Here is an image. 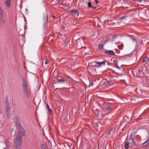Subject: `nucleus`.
<instances>
[{
    "mask_svg": "<svg viewBox=\"0 0 149 149\" xmlns=\"http://www.w3.org/2000/svg\"><path fill=\"white\" fill-rule=\"evenodd\" d=\"M48 63L47 62V61H46L45 62V64H47V63Z\"/></svg>",
    "mask_w": 149,
    "mask_h": 149,
    "instance_id": "72a5a7b5",
    "label": "nucleus"
},
{
    "mask_svg": "<svg viewBox=\"0 0 149 149\" xmlns=\"http://www.w3.org/2000/svg\"><path fill=\"white\" fill-rule=\"evenodd\" d=\"M70 13L75 18H77L79 15V12L77 9H74L70 11Z\"/></svg>",
    "mask_w": 149,
    "mask_h": 149,
    "instance_id": "39448f33",
    "label": "nucleus"
},
{
    "mask_svg": "<svg viewBox=\"0 0 149 149\" xmlns=\"http://www.w3.org/2000/svg\"><path fill=\"white\" fill-rule=\"evenodd\" d=\"M0 21L2 23H5L6 20L3 17V15L0 16Z\"/></svg>",
    "mask_w": 149,
    "mask_h": 149,
    "instance_id": "4468645a",
    "label": "nucleus"
},
{
    "mask_svg": "<svg viewBox=\"0 0 149 149\" xmlns=\"http://www.w3.org/2000/svg\"><path fill=\"white\" fill-rule=\"evenodd\" d=\"M5 3L7 7H9L10 6L11 0H5Z\"/></svg>",
    "mask_w": 149,
    "mask_h": 149,
    "instance_id": "f8f14e48",
    "label": "nucleus"
},
{
    "mask_svg": "<svg viewBox=\"0 0 149 149\" xmlns=\"http://www.w3.org/2000/svg\"><path fill=\"white\" fill-rule=\"evenodd\" d=\"M131 55V54H126V55H125V56H126V57H127V56H129V57H130V55Z\"/></svg>",
    "mask_w": 149,
    "mask_h": 149,
    "instance_id": "c85d7f7f",
    "label": "nucleus"
},
{
    "mask_svg": "<svg viewBox=\"0 0 149 149\" xmlns=\"http://www.w3.org/2000/svg\"><path fill=\"white\" fill-rule=\"evenodd\" d=\"M135 134L133 133L131 134L130 135L129 140L130 141L132 140V142H130V143H132L133 145L135 146L136 145V141L135 140L134 136H135Z\"/></svg>",
    "mask_w": 149,
    "mask_h": 149,
    "instance_id": "423d86ee",
    "label": "nucleus"
},
{
    "mask_svg": "<svg viewBox=\"0 0 149 149\" xmlns=\"http://www.w3.org/2000/svg\"><path fill=\"white\" fill-rule=\"evenodd\" d=\"M57 81L55 82V84H56L57 85H58L59 84H63L65 82V80L63 79H57Z\"/></svg>",
    "mask_w": 149,
    "mask_h": 149,
    "instance_id": "6e6552de",
    "label": "nucleus"
},
{
    "mask_svg": "<svg viewBox=\"0 0 149 149\" xmlns=\"http://www.w3.org/2000/svg\"><path fill=\"white\" fill-rule=\"evenodd\" d=\"M16 125L17 127H18L20 126H22L20 124V123L19 121H17L16 122Z\"/></svg>",
    "mask_w": 149,
    "mask_h": 149,
    "instance_id": "412c9836",
    "label": "nucleus"
},
{
    "mask_svg": "<svg viewBox=\"0 0 149 149\" xmlns=\"http://www.w3.org/2000/svg\"><path fill=\"white\" fill-rule=\"evenodd\" d=\"M14 144L15 149H21L22 143V138L21 135L18 134L15 141Z\"/></svg>",
    "mask_w": 149,
    "mask_h": 149,
    "instance_id": "f03ea898",
    "label": "nucleus"
},
{
    "mask_svg": "<svg viewBox=\"0 0 149 149\" xmlns=\"http://www.w3.org/2000/svg\"><path fill=\"white\" fill-rule=\"evenodd\" d=\"M92 8H93L94 9H96V7H92Z\"/></svg>",
    "mask_w": 149,
    "mask_h": 149,
    "instance_id": "473e14b6",
    "label": "nucleus"
},
{
    "mask_svg": "<svg viewBox=\"0 0 149 149\" xmlns=\"http://www.w3.org/2000/svg\"><path fill=\"white\" fill-rule=\"evenodd\" d=\"M128 17V16H127V15H124L122 17H120V19L121 21L123 20L126 19Z\"/></svg>",
    "mask_w": 149,
    "mask_h": 149,
    "instance_id": "dca6fc26",
    "label": "nucleus"
},
{
    "mask_svg": "<svg viewBox=\"0 0 149 149\" xmlns=\"http://www.w3.org/2000/svg\"><path fill=\"white\" fill-rule=\"evenodd\" d=\"M136 2H138L139 3L141 2L142 0H134Z\"/></svg>",
    "mask_w": 149,
    "mask_h": 149,
    "instance_id": "bb28decb",
    "label": "nucleus"
},
{
    "mask_svg": "<svg viewBox=\"0 0 149 149\" xmlns=\"http://www.w3.org/2000/svg\"><path fill=\"white\" fill-rule=\"evenodd\" d=\"M103 46H104V45H103L102 44H100L98 46V47L99 49H101L102 48Z\"/></svg>",
    "mask_w": 149,
    "mask_h": 149,
    "instance_id": "5701e85b",
    "label": "nucleus"
},
{
    "mask_svg": "<svg viewBox=\"0 0 149 149\" xmlns=\"http://www.w3.org/2000/svg\"><path fill=\"white\" fill-rule=\"evenodd\" d=\"M53 17L54 18H55V17L54 16H53Z\"/></svg>",
    "mask_w": 149,
    "mask_h": 149,
    "instance_id": "f704fd0d",
    "label": "nucleus"
},
{
    "mask_svg": "<svg viewBox=\"0 0 149 149\" xmlns=\"http://www.w3.org/2000/svg\"><path fill=\"white\" fill-rule=\"evenodd\" d=\"M149 60V58L148 57H146L142 61V62L144 63L146 62L147 61Z\"/></svg>",
    "mask_w": 149,
    "mask_h": 149,
    "instance_id": "a211bd4d",
    "label": "nucleus"
},
{
    "mask_svg": "<svg viewBox=\"0 0 149 149\" xmlns=\"http://www.w3.org/2000/svg\"><path fill=\"white\" fill-rule=\"evenodd\" d=\"M88 7L90 8L93 7V6L91 5V1H89L88 2Z\"/></svg>",
    "mask_w": 149,
    "mask_h": 149,
    "instance_id": "4be33fe9",
    "label": "nucleus"
},
{
    "mask_svg": "<svg viewBox=\"0 0 149 149\" xmlns=\"http://www.w3.org/2000/svg\"><path fill=\"white\" fill-rule=\"evenodd\" d=\"M18 128L19 132L21 133L23 136H24L25 134V132L23 127L22 126H21L18 127Z\"/></svg>",
    "mask_w": 149,
    "mask_h": 149,
    "instance_id": "1a4fd4ad",
    "label": "nucleus"
},
{
    "mask_svg": "<svg viewBox=\"0 0 149 149\" xmlns=\"http://www.w3.org/2000/svg\"><path fill=\"white\" fill-rule=\"evenodd\" d=\"M48 17L47 15H45L43 16V19L44 23H47L48 22Z\"/></svg>",
    "mask_w": 149,
    "mask_h": 149,
    "instance_id": "9b49d317",
    "label": "nucleus"
},
{
    "mask_svg": "<svg viewBox=\"0 0 149 149\" xmlns=\"http://www.w3.org/2000/svg\"><path fill=\"white\" fill-rule=\"evenodd\" d=\"M106 63L108 64V62L106 61H104L102 62L96 61L95 62V63L98 65L99 66L98 67H101L105 65H106Z\"/></svg>",
    "mask_w": 149,
    "mask_h": 149,
    "instance_id": "0eeeda50",
    "label": "nucleus"
},
{
    "mask_svg": "<svg viewBox=\"0 0 149 149\" xmlns=\"http://www.w3.org/2000/svg\"><path fill=\"white\" fill-rule=\"evenodd\" d=\"M111 107H111L109 105H107L105 107V109L107 111H110L112 110V108Z\"/></svg>",
    "mask_w": 149,
    "mask_h": 149,
    "instance_id": "ddd939ff",
    "label": "nucleus"
},
{
    "mask_svg": "<svg viewBox=\"0 0 149 149\" xmlns=\"http://www.w3.org/2000/svg\"><path fill=\"white\" fill-rule=\"evenodd\" d=\"M97 103L99 105H102V104H103V102L102 101H101L100 102H99V101H98Z\"/></svg>",
    "mask_w": 149,
    "mask_h": 149,
    "instance_id": "b1692460",
    "label": "nucleus"
},
{
    "mask_svg": "<svg viewBox=\"0 0 149 149\" xmlns=\"http://www.w3.org/2000/svg\"><path fill=\"white\" fill-rule=\"evenodd\" d=\"M3 149H6V148H4Z\"/></svg>",
    "mask_w": 149,
    "mask_h": 149,
    "instance_id": "e433bc0d",
    "label": "nucleus"
},
{
    "mask_svg": "<svg viewBox=\"0 0 149 149\" xmlns=\"http://www.w3.org/2000/svg\"><path fill=\"white\" fill-rule=\"evenodd\" d=\"M103 117L102 115L101 114L97 113L95 115V118L97 120H99L101 119Z\"/></svg>",
    "mask_w": 149,
    "mask_h": 149,
    "instance_id": "9d476101",
    "label": "nucleus"
},
{
    "mask_svg": "<svg viewBox=\"0 0 149 149\" xmlns=\"http://www.w3.org/2000/svg\"><path fill=\"white\" fill-rule=\"evenodd\" d=\"M41 149H46L45 147V146L43 144L41 145Z\"/></svg>",
    "mask_w": 149,
    "mask_h": 149,
    "instance_id": "393cba45",
    "label": "nucleus"
},
{
    "mask_svg": "<svg viewBox=\"0 0 149 149\" xmlns=\"http://www.w3.org/2000/svg\"><path fill=\"white\" fill-rule=\"evenodd\" d=\"M91 84L92 85H93V83H92H92H91Z\"/></svg>",
    "mask_w": 149,
    "mask_h": 149,
    "instance_id": "c9c22d12",
    "label": "nucleus"
},
{
    "mask_svg": "<svg viewBox=\"0 0 149 149\" xmlns=\"http://www.w3.org/2000/svg\"><path fill=\"white\" fill-rule=\"evenodd\" d=\"M129 146V143L128 142H126L125 146V148L127 149L128 148Z\"/></svg>",
    "mask_w": 149,
    "mask_h": 149,
    "instance_id": "6ab92c4d",
    "label": "nucleus"
},
{
    "mask_svg": "<svg viewBox=\"0 0 149 149\" xmlns=\"http://www.w3.org/2000/svg\"><path fill=\"white\" fill-rule=\"evenodd\" d=\"M115 66L116 68H119V67L118 66V64H117V65H115Z\"/></svg>",
    "mask_w": 149,
    "mask_h": 149,
    "instance_id": "c756f323",
    "label": "nucleus"
},
{
    "mask_svg": "<svg viewBox=\"0 0 149 149\" xmlns=\"http://www.w3.org/2000/svg\"><path fill=\"white\" fill-rule=\"evenodd\" d=\"M5 111L6 115L7 116H8L10 115V106L7 97H6L5 101Z\"/></svg>",
    "mask_w": 149,
    "mask_h": 149,
    "instance_id": "7ed1b4c3",
    "label": "nucleus"
},
{
    "mask_svg": "<svg viewBox=\"0 0 149 149\" xmlns=\"http://www.w3.org/2000/svg\"><path fill=\"white\" fill-rule=\"evenodd\" d=\"M95 1L96 2V4H97L99 2L97 0H95Z\"/></svg>",
    "mask_w": 149,
    "mask_h": 149,
    "instance_id": "7c9ffc66",
    "label": "nucleus"
},
{
    "mask_svg": "<svg viewBox=\"0 0 149 149\" xmlns=\"http://www.w3.org/2000/svg\"><path fill=\"white\" fill-rule=\"evenodd\" d=\"M29 83L26 79L23 80L22 91L25 96L27 98L30 97L31 94L30 89L28 88Z\"/></svg>",
    "mask_w": 149,
    "mask_h": 149,
    "instance_id": "f257e3e1",
    "label": "nucleus"
},
{
    "mask_svg": "<svg viewBox=\"0 0 149 149\" xmlns=\"http://www.w3.org/2000/svg\"><path fill=\"white\" fill-rule=\"evenodd\" d=\"M132 39L134 40H136V38H134V37H133V38H132Z\"/></svg>",
    "mask_w": 149,
    "mask_h": 149,
    "instance_id": "2f4dec72",
    "label": "nucleus"
},
{
    "mask_svg": "<svg viewBox=\"0 0 149 149\" xmlns=\"http://www.w3.org/2000/svg\"><path fill=\"white\" fill-rule=\"evenodd\" d=\"M3 15V11L1 8L0 7V16Z\"/></svg>",
    "mask_w": 149,
    "mask_h": 149,
    "instance_id": "aec40b11",
    "label": "nucleus"
},
{
    "mask_svg": "<svg viewBox=\"0 0 149 149\" xmlns=\"http://www.w3.org/2000/svg\"><path fill=\"white\" fill-rule=\"evenodd\" d=\"M103 53L105 54L109 55H115L114 52L111 50H108L106 49H104L103 50Z\"/></svg>",
    "mask_w": 149,
    "mask_h": 149,
    "instance_id": "20e7f679",
    "label": "nucleus"
},
{
    "mask_svg": "<svg viewBox=\"0 0 149 149\" xmlns=\"http://www.w3.org/2000/svg\"><path fill=\"white\" fill-rule=\"evenodd\" d=\"M47 108V111L49 112V115H51L52 114V111L51 109H50L49 105L48 104H46V105Z\"/></svg>",
    "mask_w": 149,
    "mask_h": 149,
    "instance_id": "2eb2a0df",
    "label": "nucleus"
},
{
    "mask_svg": "<svg viewBox=\"0 0 149 149\" xmlns=\"http://www.w3.org/2000/svg\"><path fill=\"white\" fill-rule=\"evenodd\" d=\"M113 129H111V130H110V131L108 132V134L109 135L110 134H111V132H113V130H112Z\"/></svg>",
    "mask_w": 149,
    "mask_h": 149,
    "instance_id": "a878e982",
    "label": "nucleus"
},
{
    "mask_svg": "<svg viewBox=\"0 0 149 149\" xmlns=\"http://www.w3.org/2000/svg\"><path fill=\"white\" fill-rule=\"evenodd\" d=\"M111 61H113V64H114L115 65H117V64H118V61L117 60L112 58L111 59Z\"/></svg>",
    "mask_w": 149,
    "mask_h": 149,
    "instance_id": "f3484780",
    "label": "nucleus"
},
{
    "mask_svg": "<svg viewBox=\"0 0 149 149\" xmlns=\"http://www.w3.org/2000/svg\"><path fill=\"white\" fill-rule=\"evenodd\" d=\"M107 84L110 85L111 84V82L110 81H108L107 82Z\"/></svg>",
    "mask_w": 149,
    "mask_h": 149,
    "instance_id": "cd10ccee",
    "label": "nucleus"
}]
</instances>
